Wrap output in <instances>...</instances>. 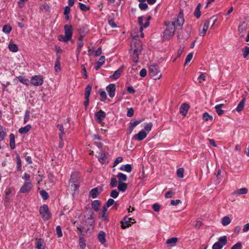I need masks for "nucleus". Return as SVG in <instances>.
<instances>
[{
  "instance_id": "nucleus-1",
  "label": "nucleus",
  "mask_w": 249,
  "mask_h": 249,
  "mask_svg": "<svg viewBox=\"0 0 249 249\" xmlns=\"http://www.w3.org/2000/svg\"><path fill=\"white\" fill-rule=\"evenodd\" d=\"M131 48L133 51L131 53L133 61L134 62L137 63L139 60V54L142 49V42L139 40H133Z\"/></svg>"
},
{
  "instance_id": "nucleus-2",
  "label": "nucleus",
  "mask_w": 249,
  "mask_h": 249,
  "mask_svg": "<svg viewBox=\"0 0 249 249\" xmlns=\"http://www.w3.org/2000/svg\"><path fill=\"white\" fill-rule=\"evenodd\" d=\"M65 35H59L58 39L60 41L68 42L72 39L73 28L71 25H65L64 26Z\"/></svg>"
},
{
  "instance_id": "nucleus-3",
  "label": "nucleus",
  "mask_w": 249,
  "mask_h": 249,
  "mask_svg": "<svg viewBox=\"0 0 249 249\" xmlns=\"http://www.w3.org/2000/svg\"><path fill=\"white\" fill-rule=\"evenodd\" d=\"M164 25L167 28L163 33V39L165 40H169L174 35L175 28L172 26L170 22H165Z\"/></svg>"
},
{
  "instance_id": "nucleus-4",
  "label": "nucleus",
  "mask_w": 249,
  "mask_h": 249,
  "mask_svg": "<svg viewBox=\"0 0 249 249\" xmlns=\"http://www.w3.org/2000/svg\"><path fill=\"white\" fill-rule=\"evenodd\" d=\"M148 73L154 79H159L161 77L159 67L157 65H151L149 67Z\"/></svg>"
},
{
  "instance_id": "nucleus-5",
  "label": "nucleus",
  "mask_w": 249,
  "mask_h": 249,
  "mask_svg": "<svg viewBox=\"0 0 249 249\" xmlns=\"http://www.w3.org/2000/svg\"><path fill=\"white\" fill-rule=\"evenodd\" d=\"M39 213L44 221H47L51 218V213L49 210L48 206L46 204L40 207Z\"/></svg>"
},
{
  "instance_id": "nucleus-6",
  "label": "nucleus",
  "mask_w": 249,
  "mask_h": 249,
  "mask_svg": "<svg viewBox=\"0 0 249 249\" xmlns=\"http://www.w3.org/2000/svg\"><path fill=\"white\" fill-rule=\"evenodd\" d=\"M184 23V19L183 18V14L182 12L180 11L178 17L173 19V20L171 22V25L172 26L176 28L177 27L182 26Z\"/></svg>"
},
{
  "instance_id": "nucleus-7",
  "label": "nucleus",
  "mask_w": 249,
  "mask_h": 249,
  "mask_svg": "<svg viewBox=\"0 0 249 249\" xmlns=\"http://www.w3.org/2000/svg\"><path fill=\"white\" fill-rule=\"evenodd\" d=\"M135 222L136 221L132 218L125 216L124 217L123 220L121 221V227L123 229H126Z\"/></svg>"
},
{
  "instance_id": "nucleus-8",
  "label": "nucleus",
  "mask_w": 249,
  "mask_h": 249,
  "mask_svg": "<svg viewBox=\"0 0 249 249\" xmlns=\"http://www.w3.org/2000/svg\"><path fill=\"white\" fill-rule=\"evenodd\" d=\"M30 82L33 85L37 87L42 85L43 80L40 75H35L31 78Z\"/></svg>"
},
{
  "instance_id": "nucleus-9",
  "label": "nucleus",
  "mask_w": 249,
  "mask_h": 249,
  "mask_svg": "<svg viewBox=\"0 0 249 249\" xmlns=\"http://www.w3.org/2000/svg\"><path fill=\"white\" fill-rule=\"evenodd\" d=\"M33 188V185L30 181L25 182L19 190L21 193H28Z\"/></svg>"
},
{
  "instance_id": "nucleus-10",
  "label": "nucleus",
  "mask_w": 249,
  "mask_h": 249,
  "mask_svg": "<svg viewBox=\"0 0 249 249\" xmlns=\"http://www.w3.org/2000/svg\"><path fill=\"white\" fill-rule=\"evenodd\" d=\"M106 117V113L102 110L95 113V119L99 124H101Z\"/></svg>"
},
{
  "instance_id": "nucleus-11",
  "label": "nucleus",
  "mask_w": 249,
  "mask_h": 249,
  "mask_svg": "<svg viewBox=\"0 0 249 249\" xmlns=\"http://www.w3.org/2000/svg\"><path fill=\"white\" fill-rule=\"evenodd\" d=\"M248 28V23L246 21H243L240 23L238 25V32L240 36L243 37L245 32Z\"/></svg>"
},
{
  "instance_id": "nucleus-12",
  "label": "nucleus",
  "mask_w": 249,
  "mask_h": 249,
  "mask_svg": "<svg viewBox=\"0 0 249 249\" xmlns=\"http://www.w3.org/2000/svg\"><path fill=\"white\" fill-rule=\"evenodd\" d=\"M147 135V133L145 131L142 130L138 134L134 135L132 138L133 140H137L138 141H141L145 139Z\"/></svg>"
},
{
  "instance_id": "nucleus-13",
  "label": "nucleus",
  "mask_w": 249,
  "mask_h": 249,
  "mask_svg": "<svg viewBox=\"0 0 249 249\" xmlns=\"http://www.w3.org/2000/svg\"><path fill=\"white\" fill-rule=\"evenodd\" d=\"M138 22L141 26L140 29L141 32H142L143 28H147L149 25V22L148 21L145 22V18L143 17L138 18Z\"/></svg>"
},
{
  "instance_id": "nucleus-14",
  "label": "nucleus",
  "mask_w": 249,
  "mask_h": 249,
  "mask_svg": "<svg viewBox=\"0 0 249 249\" xmlns=\"http://www.w3.org/2000/svg\"><path fill=\"white\" fill-rule=\"evenodd\" d=\"M106 89L110 97L113 98L115 96V91L116 90V86L114 84H111L106 87Z\"/></svg>"
},
{
  "instance_id": "nucleus-15",
  "label": "nucleus",
  "mask_w": 249,
  "mask_h": 249,
  "mask_svg": "<svg viewBox=\"0 0 249 249\" xmlns=\"http://www.w3.org/2000/svg\"><path fill=\"white\" fill-rule=\"evenodd\" d=\"M211 19H212V18L205 21V22L204 23L202 30L201 31H199V35L200 36H205V35L206 33V32L207 31V30L208 29V27H209V26L210 24V20Z\"/></svg>"
},
{
  "instance_id": "nucleus-16",
  "label": "nucleus",
  "mask_w": 249,
  "mask_h": 249,
  "mask_svg": "<svg viewBox=\"0 0 249 249\" xmlns=\"http://www.w3.org/2000/svg\"><path fill=\"white\" fill-rule=\"evenodd\" d=\"M123 69L124 66H122L119 69L114 72V74L110 76V78L114 80L117 79L121 76Z\"/></svg>"
},
{
  "instance_id": "nucleus-17",
  "label": "nucleus",
  "mask_w": 249,
  "mask_h": 249,
  "mask_svg": "<svg viewBox=\"0 0 249 249\" xmlns=\"http://www.w3.org/2000/svg\"><path fill=\"white\" fill-rule=\"evenodd\" d=\"M107 210V208L105 206H103L102 211L100 213L99 216L103 221H108V219L106 215V213Z\"/></svg>"
},
{
  "instance_id": "nucleus-18",
  "label": "nucleus",
  "mask_w": 249,
  "mask_h": 249,
  "mask_svg": "<svg viewBox=\"0 0 249 249\" xmlns=\"http://www.w3.org/2000/svg\"><path fill=\"white\" fill-rule=\"evenodd\" d=\"M84 45L83 42V37L82 36H80L78 39V41L77 43V55H79L81 51V49Z\"/></svg>"
},
{
  "instance_id": "nucleus-19",
  "label": "nucleus",
  "mask_w": 249,
  "mask_h": 249,
  "mask_svg": "<svg viewBox=\"0 0 249 249\" xmlns=\"http://www.w3.org/2000/svg\"><path fill=\"white\" fill-rule=\"evenodd\" d=\"M189 109V106L187 104H183L180 108V113L183 115L185 116Z\"/></svg>"
},
{
  "instance_id": "nucleus-20",
  "label": "nucleus",
  "mask_w": 249,
  "mask_h": 249,
  "mask_svg": "<svg viewBox=\"0 0 249 249\" xmlns=\"http://www.w3.org/2000/svg\"><path fill=\"white\" fill-rule=\"evenodd\" d=\"M220 247L222 248L227 244V239L226 236H221L218 238V241L216 242Z\"/></svg>"
},
{
  "instance_id": "nucleus-21",
  "label": "nucleus",
  "mask_w": 249,
  "mask_h": 249,
  "mask_svg": "<svg viewBox=\"0 0 249 249\" xmlns=\"http://www.w3.org/2000/svg\"><path fill=\"white\" fill-rule=\"evenodd\" d=\"M120 169L122 171H125L127 173H130L132 171V168L130 164H127L122 165L120 167Z\"/></svg>"
},
{
  "instance_id": "nucleus-22",
  "label": "nucleus",
  "mask_w": 249,
  "mask_h": 249,
  "mask_svg": "<svg viewBox=\"0 0 249 249\" xmlns=\"http://www.w3.org/2000/svg\"><path fill=\"white\" fill-rule=\"evenodd\" d=\"M100 205L101 203L98 200H95L91 203L92 208L96 212L99 211Z\"/></svg>"
},
{
  "instance_id": "nucleus-23",
  "label": "nucleus",
  "mask_w": 249,
  "mask_h": 249,
  "mask_svg": "<svg viewBox=\"0 0 249 249\" xmlns=\"http://www.w3.org/2000/svg\"><path fill=\"white\" fill-rule=\"evenodd\" d=\"M31 125L30 124H27L24 127H21L19 129L18 132L21 134L27 133L31 129Z\"/></svg>"
},
{
  "instance_id": "nucleus-24",
  "label": "nucleus",
  "mask_w": 249,
  "mask_h": 249,
  "mask_svg": "<svg viewBox=\"0 0 249 249\" xmlns=\"http://www.w3.org/2000/svg\"><path fill=\"white\" fill-rule=\"evenodd\" d=\"M99 194V192L97 187L91 189L89 192V195L92 198H96Z\"/></svg>"
},
{
  "instance_id": "nucleus-25",
  "label": "nucleus",
  "mask_w": 249,
  "mask_h": 249,
  "mask_svg": "<svg viewBox=\"0 0 249 249\" xmlns=\"http://www.w3.org/2000/svg\"><path fill=\"white\" fill-rule=\"evenodd\" d=\"M117 178L119 180V182H123L127 180V176L122 173H119L117 175Z\"/></svg>"
},
{
  "instance_id": "nucleus-26",
  "label": "nucleus",
  "mask_w": 249,
  "mask_h": 249,
  "mask_svg": "<svg viewBox=\"0 0 249 249\" xmlns=\"http://www.w3.org/2000/svg\"><path fill=\"white\" fill-rule=\"evenodd\" d=\"M223 106L224 104H219L215 106V111L218 115H222L223 114L224 111L222 109V107Z\"/></svg>"
},
{
  "instance_id": "nucleus-27",
  "label": "nucleus",
  "mask_w": 249,
  "mask_h": 249,
  "mask_svg": "<svg viewBox=\"0 0 249 249\" xmlns=\"http://www.w3.org/2000/svg\"><path fill=\"white\" fill-rule=\"evenodd\" d=\"M60 60V56L57 55V57H56V61L55 63V65H54V69L56 71H59L61 70Z\"/></svg>"
},
{
  "instance_id": "nucleus-28",
  "label": "nucleus",
  "mask_w": 249,
  "mask_h": 249,
  "mask_svg": "<svg viewBox=\"0 0 249 249\" xmlns=\"http://www.w3.org/2000/svg\"><path fill=\"white\" fill-rule=\"evenodd\" d=\"M246 99L243 98L238 104L237 107L236 108V110L238 112H240L244 107L245 104Z\"/></svg>"
},
{
  "instance_id": "nucleus-29",
  "label": "nucleus",
  "mask_w": 249,
  "mask_h": 249,
  "mask_svg": "<svg viewBox=\"0 0 249 249\" xmlns=\"http://www.w3.org/2000/svg\"><path fill=\"white\" fill-rule=\"evenodd\" d=\"M248 192V189L246 188H242L237 190L233 192V195H245Z\"/></svg>"
},
{
  "instance_id": "nucleus-30",
  "label": "nucleus",
  "mask_w": 249,
  "mask_h": 249,
  "mask_svg": "<svg viewBox=\"0 0 249 249\" xmlns=\"http://www.w3.org/2000/svg\"><path fill=\"white\" fill-rule=\"evenodd\" d=\"M127 187V184L124 182H119L118 189L119 191L124 192Z\"/></svg>"
},
{
  "instance_id": "nucleus-31",
  "label": "nucleus",
  "mask_w": 249,
  "mask_h": 249,
  "mask_svg": "<svg viewBox=\"0 0 249 249\" xmlns=\"http://www.w3.org/2000/svg\"><path fill=\"white\" fill-rule=\"evenodd\" d=\"M92 87L90 85H88L85 89V99H89Z\"/></svg>"
},
{
  "instance_id": "nucleus-32",
  "label": "nucleus",
  "mask_w": 249,
  "mask_h": 249,
  "mask_svg": "<svg viewBox=\"0 0 249 249\" xmlns=\"http://www.w3.org/2000/svg\"><path fill=\"white\" fill-rule=\"evenodd\" d=\"M92 87L90 85H88L85 89V99H89Z\"/></svg>"
},
{
  "instance_id": "nucleus-33",
  "label": "nucleus",
  "mask_w": 249,
  "mask_h": 249,
  "mask_svg": "<svg viewBox=\"0 0 249 249\" xmlns=\"http://www.w3.org/2000/svg\"><path fill=\"white\" fill-rule=\"evenodd\" d=\"M10 146L11 149H14L15 148V136L14 134L11 133L9 135Z\"/></svg>"
},
{
  "instance_id": "nucleus-34",
  "label": "nucleus",
  "mask_w": 249,
  "mask_h": 249,
  "mask_svg": "<svg viewBox=\"0 0 249 249\" xmlns=\"http://www.w3.org/2000/svg\"><path fill=\"white\" fill-rule=\"evenodd\" d=\"M105 236L106 234L103 231H100L98 234V237L99 241L102 244L106 242Z\"/></svg>"
},
{
  "instance_id": "nucleus-35",
  "label": "nucleus",
  "mask_w": 249,
  "mask_h": 249,
  "mask_svg": "<svg viewBox=\"0 0 249 249\" xmlns=\"http://www.w3.org/2000/svg\"><path fill=\"white\" fill-rule=\"evenodd\" d=\"M231 220L229 216H225L222 218L221 223L224 226H227L230 224Z\"/></svg>"
},
{
  "instance_id": "nucleus-36",
  "label": "nucleus",
  "mask_w": 249,
  "mask_h": 249,
  "mask_svg": "<svg viewBox=\"0 0 249 249\" xmlns=\"http://www.w3.org/2000/svg\"><path fill=\"white\" fill-rule=\"evenodd\" d=\"M146 0H138V1L140 2V3L139 4V8L142 10H146L148 8V5L146 3H144V2Z\"/></svg>"
},
{
  "instance_id": "nucleus-37",
  "label": "nucleus",
  "mask_w": 249,
  "mask_h": 249,
  "mask_svg": "<svg viewBox=\"0 0 249 249\" xmlns=\"http://www.w3.org/2000/svg\"><path fill=\"white\" fill-rule=\"evenodd\" d=\"M57 127L61 131V133L59 135V138L61 141L63 140V136L65 134V132L64 130V127L62 124H58Z\"/></svg>"
},
{
  "instance_id": "nucleus-38",
  "label": "nucleus",
  "mask_w": 249,
  "mask_h": 249,
  "mask_svg": "<svg viewBox=\"0 0 249 249\" xmlns=\"http://www.w3.org/2000/svg\"><path fill=\"white\" fill-rule=\"evenodd\" d=\"M142 119H140L139 120H137L136 119H132L130 122V125L132 126V127L134 128L136 127L137 125L140 124L142 122Z\"/></svg>"
},
{
  "instance_id": "nucleus-39",
  "label": "nucleus",
  "mask_w": 249,
  "mask_h": 249,
  "mask_svg": "<svg viewBox=\"0 0 249 249\" xmlns=\"http://www.w3.org/2000/svg\"><path fill=\"white\" fill-rule=\"evenodd\" d=\"M36 248L37 249H45L44 241L42 239H39L36 243Z\"/></svg>"
},
{
  "instance_id": "nucleus-40",
  "label": "nucleus",
  "mask_w": 249,
  "mask_h": 249,
  "mask_svg": "<svg viewBox=\"0 0 249 249\" xmlns=\"http://www.w3.org/2000/svg\"><path fill=\"white\" fill-rule=\"evenodd\" d=\"M5 136V128L1 125H0V142L4 139Z\"/></svg>"
},
{
  "instance_id": "nucleus-41",
  "label": "nucleus",
  "mask_w": 249,
  "mask_h": 249,
  "mask_svg": "<svg viewBox=\"0 0 249 249\" xmlns=\"http://www.w3.org/2000/svg\"><path fill=\"white\" fill-rule=\"evenodd\" d=\"M12 190L10 188H7L5 190V201L8 202L11 196Z\"/></svg>"
},
{
  "instance_id": "nucleus-42",
  "label": "nucleus",
  "mask_w": 249,
  "mask_h": 249,
  "mask_svg": "<svg viewBox=\"0 0 249 249\" xmlns=\"http://www.w3.org/2000/svg\"><path fill=\"white\" fill-rule=\"evenodd\" d=\"M8 49L11 52L13 53L17 52L18 50V46L16 44H9Z\"/></svg>"
},
{
  "instance_id": "nucleus-43",
  "label": "nucleus",
  "mask_w": 249,
  "mask_h": 249,
  "mask_svg": "<svg viewBox=\"0 0 249 249\" xmlns=\"http://www.w3.org/2000/svg\"><path fill=\"white\" fill-rule=\"evenodd\" d=\"M16 160L17 170L20 171L21 170V161L18 155H17Z\"/></svg>"
},
{
  "instance_id": "nucleus-44",
  "label": "nucleus",
  "mask_w": 249,
  "mask_h": 249,
  "mask_svg": "<svg viewBox=\"0 0 249 249\" xmlns=\"http://www.w3.org/2000/svg\"><path fill=\"white\" fill-rule=\"evenodd\" d=\"M18 79L19 80V81L24 84V85H29V80L25 78V77L22 76H19L18 77Z\"/></svg>"
},
{
  "instance_id": "nucleus-45",
  "label": "nucleus",
  "mask_w": 249,
  "mask_h": 249,
  "mask_svg": "<svg viewBox=\"0 0 249 249\" xmlns=\"http://www.w3.org/2000/svg\"><path fill=\"white\" fill-rule=\"evenodd\" d=\"M99 92L101 97L100 100L103 102L105 101L107 99V94L106 92L104 90H100Z\"/></svg>"
},
{
  "instance_id": "nucleus-46",
  "label": "nucleus",
  "mask_w": 249,
  "mask_h": 249,
  "mask_svg": "<svg viewBox=\"0 0 249 249\" xmlns=\"http://www.w3.org/2000/svg\"><path fill=\"white\" fill-rule=\"evenodd\" d=\"M243 56L246 58L249 54V47L245 46L242 49Z\"/></svg>"
},
{
  "instance_id": "nucleus-47",
  "label": "nucleus",
  "mask_w": 249,
  "mask_h": 249,
  "mask_svg": "<svg viewBox=\"0 0 249 249\" xmlns=\"http://www.w3.org/2000/svg\"><path fill=\"white\" fill-rule=\"evenodd\" d=\"M12 30V27L9 25H5L2 28V31L6 34H9Z\"/></svg>"
},
{
  "instance_id": "nucleus-48",
  "label": "nucleus",
  "mask_w": 249,
  "mask_h": 249,
  "mask_svg": "<svg viewBox=\"0 0 249 249\" xmlns=\"http://www.w3.org/2000/svg\"><path fill=\"white\" fill-rule=\"evenodd\" d=\"M40 195L44 200H46L49 198L48 193L44 190L40 191Z\"/></svg>"
},
{
  "instance_id": "nucleus-49",
  "label": "nucleus",
  "mask_w": 249,
  "mask_h": 249,
  "mask_svg": "<svg viewBox=\"0 0 249 249\" xmlns=\"http://www.w3.org/2000/svg\"><path fill=\"white\" fill-rule=\"evenodd\" d=\"M178 241V238L177 237H172L167 240L166 243L167 244H172L175 245Z\"/></svg>"
},
{
  "instance_id": "nucleus-50",
  "label": "nucleus",
  "mask_w": 249,
  "mask_h": 249,
  "mask_svg": "<svg viewBox=\"0 0 249 249\" xmlns=\"http://www.w3.org/2000/svg\"><path fill=\"white\" fill-rule=\"evenodd\" d=\"M177 176L178 178H182L184 177V169L183 168H180L177 170Z\"/></svg>"
},
{
  "instance_id": "nucleus-51",
  "label": "nucleus",
  "mask_w": 249,
  "mask_h": 249,
  "mask_svg": "<svg viewBox=\"0 0 249 249\" xmlns=\"http://www.w3.org/2000/svg\"><path fill=\"white\" fill-rule=\"evenodd\" d=\"M30 116V111L29 110H27L25 111V115L24 117V124H26L29 120Z\"/></svg>"
},
{
  "instance_id": "nucleus-52",
  "label": "nucleus",
  "mask_w": 249,
  "mask_h": 249,
  "mask_svg": "<svg viewBox=\"0 0 249 249\" xmlns=\"http://www.w3.org/2000/svg\"><path fill=\"white\" fill-rule=\"evenodd\" d=\"M193 56V54L192 53H189L186 56L185 65H188V64L191 61Z\"/></svg>"
},
{
  "instance_id": "nucleus-53",
  "label": "nucleus",
  "mask_w": 249,
  "mask_h": 249,
  "mask_svg": "<svg viewBox=\"0 0 249 249\" xmlns=\"http://www.w3.org/2000/svg\"><path fill=\"white\" fill-rule=\"evenodd\" d=\"M115 203V201L112 198H109L108 199L106 204L104 205L106 207L108 208V207L112 206Z\"/></svg>"
},
{
  "instance_id": "nucleus-54",
  "label": "nucleus",
  "mask_w": 249,
  "mask_h": 249,
  "mask_svg": "<svg viewBox=\"0 0 249 249\" xmlns=\"http://www.w3.org/2000/svg\"><path fill=\"white\" fill-rule=\"evenodd\" d=\"M203 119L205 121H208L210 120H212L213 117L210 115L207 112H205L203 115Z\"/></svg>"
},
{
  "instance_id": "nucleus-55",
  "label": "nucleus",
  "mask_w": 249,
  "mask_h": 249,
  "mask_svg": "<svg viewBox=\"0 0 249 249\" xmlns=\"http://www.w3.org/2000/svg\"><path fill=\"white\" fill-rule=\"evenodd\" d=\"M117 181L116 178H112L110 179V185L112 188L116 187Z\"/></svg>"
},
{
  "instance_id": "nucleus-56",
  "label": "nucleus",
  "mask_w": 249,
  "mask_h": 249,
  "mask_svg": "<svg viewBox=\"0 0 249 249\" xmlns=\"http://www.w3.org/2000/svg\"><path fill=\"white\" fill-rule=\"evenodd\" d=\"M56 231L58 237H61L62 236L63 234L61 230V228L60 226H57L56 227Z\"/></svg>"
},
{
  "instance_id": "nucleus-57",
  "label": "nucleus",
  "mask_w": 249,
  "mask_h": 249,
  "mask_svg": "<svg viewBox=\"0 0 249 249\" xmlns=\"http://www.w3.org/2000/svg\"><path fill=\"white\" fill-rule=\"evenodd\" d=\"M49 9H50L49 6L46 3H43L40 7V9L41 10H44L45 11H49Z\"/></svg>"
},
{
  "instance_id": "nucleus-58",
  "label": "nucleus",
  "mask_w": 249,
  "mask_h": 249,
  "mask_svg": "<svg viewBox=\"0 0 249 249\" xmlns=\"http://www.w3.org/2000/svg\"><path fill=\"white\" fill-rule=\"evenodd\" d=\"M123 160L122 157H118L114 162L113 167L116 166L119 163L122 162Z\"/></svg>"
},
{
  "instance_id": "nucleus-59",
  "label": "nucleus",
  "mask_w": 249,
  "mask_h": 249,
  "mask_svg": "<svg viewBox=\"0 0 249 249\" xmlns=\"http://www.w3.org/2000/svg\"><path fill=\"white\" fill-rule=\"evenodd\" d=\"M152 125L153 124L151 123L147 124H146L145 125L144 127L145 130L149 132V131H151L152 127Z\"/></svg>"
},
{
  "instance_id": "nucleus-60",
  "label": "nucleus",
  "mask_w": 249,
  "mask_h": 249,
  "mask_svg": "<svg viewBox=\"0 0 249 249\" xmlns=\"http://www.w3.org/2000/svg\"><path fill=\"white\" fill-rule=\"evenodd\" d=\"M79 8L82 11H86L89 9V7L87 6L85 4L83 3L79 2Z\"/></svg>"
},
{
  "instance_id": "nucleus-61",
  "label": "nucleus",
  "mask_w": 249,
  "mask_h": 249,
  "mask_svg": "<svg viewBox=\"0 0 249 249\" xmlns=\"http://www.w3.org/2000/svg\"><path fill=\"white\" fill-rule=\"evenodd\" d=\"M118 196L119 193L116 190H113L110 194V196L114 198H117Z\"/></svg>"
},
{
  "instance_id": "nucleus-62",
  "label": "nucleus",
  "mask_w": 249,
  "mask_h": 249,
  "mask_svg": "<svg viewBox=\"0 0 249 249\" xmlns=\"http://www.w3.org/2000/svg\"><path fill=\"white\" fill-rule=\"evenodd\" d=\"M242 244L241 242H238L234 245L231 249H242Z\"/></svg>"
},
{
  "instance_id": "nucleus-63",
  "label": "nucleus",
  "mask_w": 249,
  "mask_h": 249,
  "mask_svg": "<svg viewBox=\"0 0 249 249\" xmlns=\"http://www.w3.org/2000/svg\"><path fill=\"white\" fill-rule=\"evenodd\" d=\"M206 78V74L201 73L198 77V80L199 84L202 83V81H205Z\"/></svg>"
},
{
  "instance_id": "nucleus-64",
  "label": "nucleus",
  "mask_w": 249,
  "mask_h": 249,
  "mask_svg": "<svg viewBox=\"0 0 249 249\" xmlns=\"http://www.w3.org/2000/svg\"><path fill=\"white\" fill-rule=\"evenodd\" d=\"M152 208L155 212H158L160 210V206L158 203H155L152 205Z\"/></svg>"
}]
</instances>
